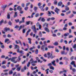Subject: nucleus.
<instances>
[{"label":"nucleus","mask_w":76,"mask_h":76,"mask_svg":"<svg viewBox=\"0 0 76 76\" xmlns=\"http://www.w3.org/2000/svg\"><path fill=\"white\" fill-rule=\"evenodd\" d=\"M7 18L8 19H10V15L9 14L7 15Z\"/></svg>","instance_id":"43"},{"label":"nucleus","mask_w":76,"mask_h":76,"mask_svg":"<svg viewBox=\"0 0 76 76\" xmlns=\"http://www.w3.org/2000/svg\"><path fill=\"white\" fill-rule=\"evenodd\" d=\"M11 61H12V62H13L14 63H16L18 62L17 61H15V60L12 58Z\"/></svg>","instance_id":"8"},{"label":"nucleus","mask_w":76,"mask_h":76,"mask_svg":"<svg viewBox=\"0 0 76 76\" xmlns=\"http://www.w3.org/2000/svg\"><path fill=\"white\" fill-rule=\"evenodd\" d=\"M54 45H58V42H55L54 43Z\"/></svg>","instance_id":"23"},{"label":"nucleus","mask_w":76,"mask_h":76,"mask_svg":"<svg viewBox=\"0 0 76 76\" xmlns=\"http://www.w3.org/2000/svg\"><path fill=\"white\" fill-rule=\"evenodd\" d=\"M17 9L19 11V13L20 14H23V11L22 10V8L20 7V6H18L17 7Z\"/></svg>","instance_id":"1"},{"label":"nucleus","mask_w":76,"mask_h":76,"mask_svg":"<svg viewBox=\"0 0 76 76\" xmlns=\"http://www.w3.org/2000/svg\"><path fill=\"white\" fill-rule=\"evenodd\" d=\"M9 71V69H4V70H3V72H7L8 71Z\"/></svg>","instance_id":"36"},{"label":"nucleus","mask_w":76,"mask_h":76,"mask_svg":"<svg viewBox=\"0 0 76 76\" xmlns=\"http://www.w3.org/2000/svg\"><path fill=\"white\" fill-rule=\"evenodd\" d=\"M30 3H31L28 2V3L26 4V7H27V6H29V4H30Z\"/></svg>","instance_id":"59"},{"label":"nucleus","mask_w":76,"mask_h":76,"mask_svg":"<svg viewBox=\"0 0 76 76\" xmlns=\"http://www.w3.org/2000/svg\"><path fill=\"white\" fill-rule=\"evenodd\" d=\"M54 4H55V5H56L57 4V1H54Z\"/></svg>","instance_id":"57"},{"label":"nucleus","mask_w":76,"mask_h":76,"mask_svg":"<svg viewBox=\"0 0 76 76\" xmlns=\"http://www.w3.org/2000/svg\"><path fill=\"white\" fill-rule=\"evenodd\" d=\"M15 49H19L20 48L19 46L17 45H15Z\"/></svg>","instance_id":"12"},{"label":"nucleus","mask_w":76,"mask_h":76,"mask_svg":"<svg viewBox=\"0 0 76 76\" xmlns=\"http://www.w3.org/2000/svg\"><path fill=\"white\" fill-rule=\"evenodd\" d=\"M7 37H8V38H10L12 37V36L9 34H8L7 35Z\"/></svg>","instance_id":"51"},{"label":"nucleus","mask_w":76,"mask_h":76,"mask_svg":"<svg viewBox=\"0 0 76 76\" xmlns=\"http://www.w3.org/2000/svg\"><path fill=\"white\" fill-rule=\"evenodd\" d=\"M68 24L69 26H72L73 24L72 22H69V23Z\"/></svg>","instance_id":"29"},{"label":"nucleus","mask_w":76,"mask_h":76,"mask_svg":"<svg viewBox=\"0 0 76 76\" xmlns=\"http://www.w3.org/2000/svg\"><path fill=\"white\" fill-rule=\"evenodd\" d=\"M49 68L50 69H51L52 70H54V68L52 66H50L49 67Z\"/></svg>","instance_id":"21"},{"label":"nucleus","mask_w":76,"mask_h":76,"mask_svg":"<svg viewBox=\"0 0 76 76\" xmlns=\"http://www.w3.org/2000/svg\"><path fill=\"white\" fill-rule=\"evenodd\" d=\"M50 20H51V18H49L47 19V21H48H48H50Z\"/></svg>","instance_id":"61"},{"label":"nucleus","mask_w":76,"mask_h":76,"mask_svg":"<svg viewBox=\"0 0 76 76\" xmlns=\"http://www.w3.org/2000/svg\"><path fill=\"white\" fill-rule=\"evenodd\" d=\"M30 61H31V63L32 64L31 65L33 66H35L36 64L34 63H37V61H34L33 60V59H32V58H31V60H30Z\"/></svg>","instance_id":"2"},{"label":"nucleus","mask_w":76,"mask_h":76,"mask_svg":"<svg viewBox=\"0 0 76 76\" xmlns=\"http://www.w3.org/2000/svg\"><path fill=\"white\" fill-rule=\"evenodd\" d=\"M28 7H26L24 8V10H26V11L28 10Z\"/></svg>","instance_id":"53"},{"label":"nucleus","mask_w":76,"mask_h":76,"mask_svg":"<svg viewBox=\"0 0 76 76\" xmlns=\"http://www.w3.org/2000/svg\"><path fill=\"white\" fill-rule=\"evenodd\" d=\"M73 48H76V45L75 44H74V45L73 46Z\"/></svg>","instance_id":"50"},{"label":"nucleus","mask_w":76,"mask_h":76,"mask_svg":"<svg viewBox=\"0 0 76 76\" xmlns=\"http://www.w3.org/2000/svg\"><path fill=\"white\" fill-rule=\"evenodd\" d=\"M37 9H38V7H34V10L35 11H36L37 10Z\"/></svg>","instance_id":"58"},{"label":"nucleus","mask_w":76,"mask_h":76,"mask_svg":"<svg viewBox=\"0 0 76 76\" xmlns=\"http://www.w3.org/2000/svg\"><path fill=\"white\" fill-rule=\"evenodd\" d=\"M39 25H40L39 24V23L38 22H37V23L36 24V26L38 27L39 26Z\"/></svg>","instance_id":"38"},{"label":"nucleus","mask_w":76,"mask_h":76,"mask_svg":"<svg viewBox=\"0 0 76 76\" xmlns=\"http://www.w3.org/2000/svg\"><path fill=\"white\" fill-rule=\"evenodd\" d=\"M4 22V20H2L0 22V26H1L2 25L3 22Z\"/></svg>","instance_id":"25"},{"label":"nucleus","mask_w":76,"mask_h":76,"mask_svg":"<svg viewBox=\"0 0 76 76\" xmlns=\"http://www.w3.org/2000/svg\"><path fill=\"white\" fill-rule=\"evenodd\" d=\"M69 35V33H66L64 34V37H67Z\"/></svg>","instance_id":"17"},{"label":"nucleus","mask_w":76,"mask_h":76,"mask_svg":"<svg viewBox=\"0 0 76 76\" xmlns=\"http://www.w3.org/2000/svg\"><path fill=\"white\" fill-rule=\"evenodd\" d=\"M70 13H71V11L69 10L66 13V15H68V14H70Z\"/></svg>","instance_id":"24"},{"label":"nucleus","mask_w":76,"mask_h":76,"mask_svg":"<svg viewBox=\"0 0 76 76\" xmlns=\"http://www.w3.org/2000/svg\"><path fill=\"white\" fill-rule=\"evenodd\" d=\"M22 7H25V4L24 3H23L21 4Z\"/></svg>","instance_id":"52"},{"label":"nucleus","mask_w":76,"mask_h":76,"mask_svg":"<svg viewBox=\"0 0 76 76\" xmlns=\"http://www.w3.org/2000/svg\"><path fill=\"white\" fill-rule=\"evenodd\" d=\"M1 67L2 68H3V69H6V67L5 65H3Z\"/></svg>","instance_id":"44"},{"label":"nucleus","mask_w":76,"mask_h":76,"mask_svg":"<svg viewBox=\"0 0 76 76\" xmlns=\"http://www.w3.org/2000/svg\"><path fill=\"white\" fill-rule=\"evenodd\" d=\"M69 59L68 58H67L66 57H64V60H68Z\"/></svg>","instance_id":"62"},{"label":"nucleus","mask_w":76,"mask_h":76,"mask_svg":"<svg viewBox=\"0 0 76 76\" xmlns=\"http://www.w3.org/2000/svg\"><path fill=\"white\" fill-rule=\"evenodd\" d=\"M30 22H31V21H26V25H28L30 23Z\"/></svg>","instance_id":"28"},{"label":"nucleus","mask_w":76,"mask_h":76,"mask_svg":"<svg viewBox=\"0 0 76 76\" xmlns=\"http://www.w3.org/2000/svg\"><path fill=\"white\" fill-rule=\"evenodd\" d=\"M16 72H15L13 74V76H17V75L16 74Z\"/></svg>","instance_id":"64"},{"label":"nucleus","mask_w":76,"mask_h":76,"mask_svg":"<svg viewBox=\"0 0 76 76\" xmlns=\"http://www.w3.org/2000/svg\"><path fill=\"white\" fill-rule=\"evenodd\" d=\"M45 25L46 26V27L47 28V27H48V23H45L43 25V27H44Z\"/></svg>","instance_id":"13"},{"label":"nucleus","mask_w":76,"mask_h":76,"mask_svg":"<svg viewBox=\"0 0 76 76\" xmlns=\"http://www.w3.org/2000/svg\"><path fill=\"white\" fill-rule=\"evenodd\" d=\"M13 73V71L12 70L10 71L9 72V75H12Z\"/></svg>","instance_id":"27"},{"label":"nucleus","mask_w":76,"mask_h":76,"mask_svg":"<svg viewBox=\"0 0 76 76\" xmlns=\"http://www.w3.org/2000/svg\"><path fill=\"white\" fill-rule=\"evenodd\" d=\"M39 35L40 37H42V32L41 31H40L39 34Z\"/></svg>","instance_id":"30"},{"label":"nucleus","mask_w":76,"mask_h":76,"mask_svg":"<svg viewBox=\"0 0 76 76\" xmlns=\"http://www.w3.org/2000/svg\"><path fill=\"white\" fill-rule=\"evenodd\" d=\"M5 63H6V61H3L2 63V64H4Z\"/></svg>","instance_id":"60"},{"label":"nucleus","mask_w":76,"mask_h":76,"mask_svg":"<svg viewBox=\"0 0 76 76\" xmlns=\"http://www.w3.org/2000/svg\"><path fill=\"white\" fill-rule=\"evenodd\" d=\"M26 32V30H25V29H23V33H25V32Z\"/></svg>","instance_id":"45"},{"label":"nucleus","mask_w":76,"mask_h":76,"mask_svg":"<svg viewBox=\"0 0 76 76\" xmlns=\"http://www.w3.org/2000/svg\"><path fill=\"white\" fill-rule=\"evenodd\" d=\"M73 36L72 35H69V36L68 38H73Z\"/></svg>","instance_id":"35"},{"label":"nucleus","mask_w":76,"mask_h":76,"mask_svg":"<svg viewBox=\"0 0 76 76\" xmlns=\"http://www.w3.org/2000/svg\"><path fill=\"white\" fill-rule=\"evenodd\" d=\"M18 41L19 42V43L21 45H22V43L21 42H20V41L19 40H18Z\"/></svg>","instance_id":"55"},{"label":"nucleus","mask_w":76,"mask_h":76,"mask_svg":"<svg viewBox=\"0 0 76 76\" xmlns=\"http://www.w3.org/2000/svg\"><path fill=\"white\" fill-rule=\"evenodd\" d=\"M55 12H56V13L57 14H58V15L59 13H58V11H60V10L59 9L57 8H56V9L55 10Z\"/></svg>","instance_id":"5"},{"label":"nucleus","mask_w":76,"mask_h":76,"mask_svg":"<svg viewBox=\"0 0 76 76\" xmlns=\"http://www.w3.org/2000/svg\"><path fill=\"white\" fill-rule=\"evenodd\" d=\"M28 40L29 41L28 42V43H29L30 44H31V39L30 38H28Z\"/></svg>","instance_id":"18"},{"label":"nucleus","mask_w":76,"mask_h":76,"mask_svg":"<svg viewBox=\"0 0 76 76\" xmlns=\"http://www.w3.org/2000/svg\"><path fill=\"white\" fill-rule=\"evenodd\" d=\"M52 36L54 37H56L57 35L55 34H52Z\"/></svg>","instance_id":"56"},{"label":"nucleus","mask_w":76,"mask_h":76,"mask_svg":"<svg viewBox=\"0 0 76 76\" xmlns=\"http://www.w3.org/2000/svg\"><path fill=\"white\" fill-rule=\"evenodd\" d=\"M1 48L2 49H4V46L2 44L1 45Z\"/></svg>","instance_id":"39"},{"label":"nucleus","mask_w":76,"mask_h":76,"mask_svg":"<svg viewBox=\"0 0 76 76\" xmlns=\"http://www.w3.org/2000/svg\"><path fill=\"white\" fill-rule=\"evenodd\" d=\"M25 22V21L22 20V21H20L19 22V23H24Z\"/></svg>","instance_id":"42"},{"label":"nucleus","mask_w":76,"mask_h":76,"mask_svg":"<svg viewBox=\"0 0 76 76\" xmlns=\"http://www.w3.org/2000/svg\"><path fill=\"white\" fill-rule=\"evenodd\" d=\"M41 21L43 22H45V19L44 18H41Z\"/></svg>","instance_id":"20"},{"label":"nucleus","mask_w":76,"mask_h":76,"mask_svg":"<svg viewBox=\"0 0 76 76\" xmlns=\"http://www.w3.org/2000/svg\"><path fill=\"white\" fill-rule=\"evenodd\" d=\"M42 4V3H39L37 4V5L39 6H41Z\"/></svg>","instance_id":"54"},{"label":"nucleus","mask_w":76,"mask_h":76,"mask_svg":"<svg viewBox=\"0 0 76 76\" xmlns=\"http://www.w3.org/2000/svg\"><path fill=\"white\" fill-rule=\"evenodd\" d=\"M7 7V5H6L5 6H2V8H3V9H5V8H6Z\"/></svg>","instance_id":"46"},{"label":"nucleus","mask_w":76,"mask_h":76,"mask_svg":"<svg viewBox=\"0 0 76 76\" xmlns=\"http://www.w3.org/2000/svg\"><path fill=\"white\" fill-rule=\"evenodd\" d=\"M47 55L48 56V58H50L52 59L53 58V56L52 53L51 54L50 52H48V53Z\"/></svg>","instance_id":"3"},{"label":"nucleus","mask_w":76,"mask_h":76,"mask_svg":"<svg viewBox=\"0 0 76 76\" xmlns=\"http://www.w3.org/2000/svg\"><path fill=\"white\" fill-rule=\"evenodd\" d=\"M35 53L36 54H38V49H36V50L35 51Z\"/></svg>","instance_id":"33"},{"label":"nucleus","mask_w":76,"mask_h":76,"mask_svg":"<svg viewBox=\"0 0 76 76\" xmlns=\"http://www.w3.org/2000/svg\"><path fill=\"white\" fill-rule=\"evenodd\" d=\"M55 51L56 52H57V53H59V50H58L57 48H56Z\"/></svg>","instance_id":"34"},{"label":"nucleus","mask_w":76,"mask_h":76,"mask_svg":"<svg viewBox=\"0 0 76 76\" xmlns=\"http://www.w3.org/2000/svg\"><path fill=\"white\" fill-rule=\"evenodd\" d=\"M8 31H10V28H5L4 31L5 32H7Z\"/></svg>","instance_id":"14"},{"label":"nucleus","mask_w":76,"mask_h":76,"mask_svg":"<svg viewBox=\"0 0 76 76\" xmlns=\"http://www.w3.org/2000/svg\"><path fill=\"white\" fill-rule=\"evenodd\" d=\"M31 29H33V32H34L35 34H37V30H36V28H35V26H32L31 27Z\"/></svg>","instance_id":"4"},{"label":"nucleus","mask_w":76,"mask_h":76,"mask_svg":"<svg viewBox=\"0 0 76 76\" xmlns=\"http://www.w3.org/2000/svg\"><path fill=\"white\" fill-rule=\"evenodd\" d=\"M45 31L47 32H50V30L47 27H45Z\"/></svg>","instance_id":"10"},{"label":"nucleus","mask_w":76,"mask_h":76,"mask_svg":"<svg viewBox=\"0 0 76 76\" xmlns=\"http://www.w3.org/2000/svg\"><path fill=\"white\" fill-rule=\"evenodd\" d=\"M30 64H31V63L30 62V61L28 62L27 65V67H29Z\"/></svg>","instance_id":"19"},{"label":"nucleus","mask_w":76,"mask_h":76,"mask_svg":"<svg viewBox=\"0 0 76 76\" xmlns=\"http://www.w3.org/2000/svg\"><path fill=\"white\" fill-rule=\"evenodd\" d=\"M9 41V39H6L5 40V42H7Z\"/></svg>","instance_id":"41"},{"label":"nucleus","mask_w":76,"mask_h":76,"mask_svg":"<svg viewBox=\"0 0 76 76\" xmlns=\"http://www.w3.org/2000/svg\"><path fill=\"white\" fill-rule=\"evenodd\" d=\"M75 61H72L71 63H70L72 65H74V67H75Z\"/></svg>","instance_id":"16"},{"label":"nucleus","mask_w":76,"mask_h":76,"mask_svg":"<svg viewBox=\"0 0 76 76\" xmlns=\"http://www.w3.org/2000/svg\"><path fill=\"white\" fill-rule=\"evenodd\" d=\"M22 55H20L18 57V59L19 61L20 60V59H21V58H20V57H22Z\"/></svg>","instance_id":"31"},{"label":"nucleus","mask_w":76,"mask_h":76,"mask_svg":"<svg viewBox=\"0 0 76 76\" xmlns=\"http://www.w3.org/2000/svg\"><path fill=\"white\" fill-rule=\"evenodd\" d=\"M69 10V7H67V6H66L65 10L66 11H68Z\"/></svg>","instance_id":"22"},{"label":"nucleus","mask_w":76,"mask_h":76,"mask_svg":"<svg viewBox=\"0 0 76 76\" xmlns=\"http://www.w3.org/2000/svg\"><path fill=\"white\" fill-rule=\"evenodd\" d=\"M63 4V2L61 1L59 2L58 3V6H61L62 4Z\"/></svg>","instance_id":"6"},{"label":"nucleus","mask_w":76,"mask_h":76,"mask_svg":"<svg viewBox=\"0 0 76 76\" xmlns=\"http://www.w3.org/2000/svg\"><path fill=\"white\" fill-rule=\"evenodd\" d=\"M25 27V26L24 25H22V26H20L19 27L18 31H20L21 29L22 28H23Z\"/></svg>","instance_id":"7"},{"label":"nucleus","mask_w":76,"mask_h":76,"mask_svg":"<svg viewBox=\"0 0 76 76\" xmlns=\"http://www.w3.org/2000/svg\"><path fill=\"white\" fill-rule=\"evenodd\" d=\"M20 69H21V68L20 67H18L17 69V71H20Z\"/></svg>","instance_id":"32"},{"label":"nucleus","mask_w":76,"mask_h":76,"mask_svg":"<svg viewBox=\"0 0 76 76\" xmlns=\"http://www.w3.org/2000/svg\"><path fill=\"white\" fill-rule=\"evenodd\" d=\"M39 13H37L35 15V17L36 18H37V17H38V16H39Z\"/></svg>","instance_id":"37"},{"label":"nucleus","mask_w":76,"mask_h":76,"mask_svg":"<svg viewBox=\"0 0 76 76\" xmlns=\"http://www.w3.org/2000/svg\"><path fill=\"white\" fill-rule=\"evenodd\" d=\"M48 10V7H46L45 8V10H46V11H47V10Z\"/></svg>","instance_id":"63"},{"label":"nucleus","mask_w":76,"mask_h":76,"mask_svg":"<svg viewBox=\"0 0 76 76\" xmlns=\"http://www.w3.org/2000/svg\"><path fill=\"white\" fill-rule=\"evenodd\" d=\"M48 48H53L54 46H48Z\"/></svg>","instance_id":"26"},{"label":"nucleus","mask_w":76,"mask_h":76,"mask_svg":"<svg viewBox=\"0 0 76 76\" xmlns=\"http://www.w3.org/2000/svg\"><path fill=\"white\" fill-rule=\"evenodd\" d=\"M15 21L16 22V23H18L19 22V20L18 19V20H15Z\"/></svg>","instance_id":"47"},{"label":"nucleus","mask_w":76,"mask_h":76,"mask_svg":"<svg viewBox=\"0 0 76 76\" xmlns=\"http://www.w3.org/2000/svg\"><path fill=\"white\" fill-rule=\"evenodd\" d=\"M45 47V46L44 45H42V46L41 49H42V50H43V49H44Z\"/></svg>","instance_id":"48"},{"label":"nucleus","mask_w":76,"mask_h":76,"mask_svg":"<svg viewBox=\"0 0 76 76\" xmlns=\"http://www.w3.org/2000/svg\"><path fill=\"white\" fill-rule=\"evenodd\" d=\"M51 62L52 64L53 65V66H56V64H55V63H56V61L55 60L52 61Z\"/></svg>","instance_id":"9"},{"label":"nucleus","mask_w":76,"mask_h":76,"mask_svg":"<svg viewBox=\"0 0 76 76\" xmlns=\"http://www.w3.org/2000/svg\"><path fill=\"white\" fill-rule=\"evenodd\" d=\"M61 54L62 55H64V54L66 55V54H67V53H65V52L64 51H64H62L61 52Z\"/></svg>","instance_id":"15"},{"label":"nucleus","mask_w":76,"mask_h":76,"mask_svg":"<svg viewBox=\"0 0 76 76\" xmlns=\"http://www.w3.org/2000/svg\"><path fill=\"white\" fill-rule=\"evenodd\" d=\"M17 14H18V12H15L14 15L13 16L14 18H15L18 16V15H17Z\"/></svg>","instance_id":"11"},{"label":"nucleus","mask_w":76,"mask_h":76,"mask_svg":"<svg viewBox=\"0 0 76 76\" xmlns=\"http://www.w3.org/2000/svg\"><path fill=\"white\" fill-rule=\"evenodd\" d=\"M67 19H65L64 20V22L63 23L65 24V23H66V21H67Z\"/></svg>","instance_id":"40"},{"label":"nucleus","mask_w":76,"mask_h":76,"mask_svg":"<svg viewBox=\"0 0 76 76\" xmlns=\"http://www.w3.org/2000/svg\"><path fill=\"white\" fill-rule=\"evenodd\" d=\"M49 72L51 73H53V71L51 69L49 70Z\"/></svg>","instance_id":"49"}]
</instances>
